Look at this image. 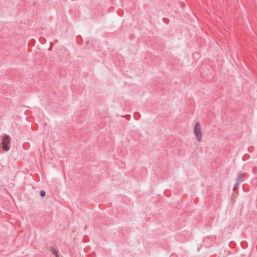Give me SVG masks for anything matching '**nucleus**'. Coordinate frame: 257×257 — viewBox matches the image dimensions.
I'll return each instance as SVG.
<instances>
[{"label": "nucleus", "mask_w": 257, "mask_h": 257, "mask_svg": "<svg viewBox=\"0 0 257 257\" xmlns=\"http://www.w3.org/2000/svg\"><path fill=\"white\" fill-rule=\"evenodd\" d=\"M194 135L196 137V140L198 142H201L202 135L201 132V125L199 122L196 123L194 127Z\"/></svg>", "instance_id": "obj_1"}, {"label": "nucleus", "mask_w": 257, "mask_h": 257, "mask_svg": "<svg viewBox=\"0 0 257 257\" xmlns=\"http://www.w3.org/2000/svg\"><path fill=\"white\" fill-rule=\"evenodd\" d=\"M11 138L9 135H5L2 139V148L5 151L10 150L9 144L10 143Z\"/></svg>", "instance_id": "obj_2"}, {"label": "nucleus", "mask_w": 257, "mask_h": 257, "mask_svg": "<svg viewBox=\"0 0 257 257\" xmlns=\"http://www.w3.org/2000/svg\"><path fill=\"white\" fill-rule=\"evenodd\" d=\"M243 174H240L238 176L237 178L236 179V183L234 184V186H238L239 184L243 181Z\"/></svg>", "instance_id": "obj_3"}, {"label": "nucleus", "mask_w": 257, "mask_h": 257, "mask_svg": "<svg viewBox=\"0 0 257 257\" xmlns=\"http://www.w3.org/2000/svg\"><path fill=\"white\" fill-rule=\"evenodd\" d=\"M50 251L51 253L53 254L56 257H59L58 253V251L53 247H50Z\"/></svg>", "instance_id": "obj_4"}, {"label": "nucleus", "mask_w": 257, "mask_h": 257, "mask_svg": "<svg viewBox=\"0 0 257 257\" xmlns=\"http://www.w3.org/2000/svg\"><path fill=\"white\" fill-rule=\"evenodd\" d=\"M40 195L41 197H44L46 195L45 191L43 190H41L40 191Z\"/></svg>", "instance_id": "obj_5"}, {"label": "nucleus", "mask_w": 257, "mask_h": 257, "mask_svg": "<svg viewBox=\"0 0 257 257\" xmlns=\"http://www.w3.org/2000/svg\"><path fill=\"white\" fill-rule=\"evenodd\" d=\"M237 186H234V187H233V190H234V191H235L236 190H237Z\"/></svg>", "instance_id": "obj_6"}, {"label": "nucleus", "mask_w": 257, "mask_h": 257, "mask_svg": "<svg viewBox=\"0 0 257 257\" xmlns=\"http://www.w3.org/2000/svg\"><path fill=\"white\" fill-rule=\"evenodd\" d=\"M184 6H185V4L183 3H182V7L183 8L184 7Z\"/></svg>", "instance_id": "obj_7"}, {"label": "nucleus", "mask_w": 257, "mask_h": 257, "mask_svg": "<svg viewBox=\"0 0 257 257\" xmlns=\"http://www.w3.org/2000/svg\"><path fill=\"white\" fill-rule=\"evenodd\" d=\"M87 228V225H86L84 227V229H86V228Z\"/></svg>", "instance_id": "obj_8"}]
</instances>
